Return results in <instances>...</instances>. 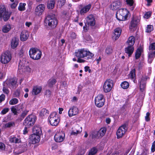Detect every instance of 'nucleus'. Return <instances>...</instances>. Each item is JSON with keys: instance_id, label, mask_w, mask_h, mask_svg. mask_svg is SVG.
Segmentation results:
<instances>
[{"instance_id": "obj_45", "label": "nucleus", "mask_w": 155, "mask_h": 155, "mask_svg": "<svg viewBox=\"0 0 155 155\" xmlns=\"http://www.w3.org/2000/svg\"><path fill=\"white\" fill-rule=\"evenodd\" d=\"M18 102V100L16 98H13L9 102V104L11 105H14L17 104Z\"/></svg>"}, {"instance_id": "obj_62", "label": "nucleus", "mask_w": 155, "mask_h": 155, "mask_svg": "<svg viewBox=\"0 0 155 155\" xmlns=\"http://www.w3.org/2000/svg\"><path fill=\"white\" fill-rule=\"evenodd\" d=\"M5 146L4 144L2 143H0V150H3L5 149Z\"/></svg>"}, {"instance_id": "obj_51", "label": "nucleus", "mask_w": 155, "mask_h": 155, "mask_svg": "<svg viewBox=\"0 0 155 155\" xmlns=\"http://www.w3.org/2000/svg\"><path fill=\"white\" fill-rule=\"evenodd\" d=\"M92 137L93 138H98L101 137L98 131L94 132L93 134Z\"/></svg>"}, {"instance_id": "obj_46", "label": "nucleus", "mask_w": 155, "mask_h": 155, "mask_svg": "<svg viewBox=\"0 0 155 155\" xmlns=\"http://www.w3.org/2000/svg\"><path fill=\"white\" fill-rule=\"evenodd\" d=\"M66 0H58L57 3V5L61 7L63 5L65 2Z\"/></svg>"}, {"instance_id": "obj_35", "label": "nucleus", "mask_w": 155, "mask_h": 155, "mask_svg": "<svg viewBox=\"0 0 155 155\" xmlns=\"http://www.w3.org/2000/svg\"><path fill=\"white\" fill-rule=\"evenodd\" d=\"M11 15V13L6 11L5 14L3 16L4 21H6L8 20L10 17Z\"/></svg>"}, {"instance_id": "obj_27", "label": "nucleus", "mask_w": 155, "mask_h": 155, "mask_svg": "<svg viewBox=\"0 0 155 155\" xmlns=\"http://www.w3.org/2000/svg\"><path fill=\"white\" fill-rule=\"evenodd\" d=\"M55 0H49L47 3V7L49 9H53L55 4Z\"/></svg>"}, {"instance_id": "obj_21", "label": "nucleus", "mask_w": 155, "mask_h": 155, "mask_svg": "<svg viewBox=\"0 0 155 155\" xmlns=\"http://www.w3.org/2000/svg\"><path fill=\"white\" fill-rule=\"evenodd\" d=\"M29 36L28 32L26 30L23 31L20 35V40L22 41H24L27 39Z\"/></svg>"}, {"instance_id": "obj_10", "label": "nucleus", "mask_w": 155, "mask_h": 155, "mask_svg": "<svg viewBox=\"0 0 155 155\" xmlns=\"http://www.w3.org/2000/svg\"><path fill=\"white\" fill-rule=\"evenodd\" d=\"M105 99L104 96L101 94L98 95L95 98V103L96 106L98 107H101L104 104Z\"/></svg>"}, {"instance_id": "obj_34", "label": "nucleus", "mask_w": 155, "mask_h": 155, "mask_svg": "<svg viewBox=\"0 0 155 155\" xmlns=\"http://www.w3.org/2000/svg\"><path fill=\"white\" fill-rule=\"evenodd\" d=\"M106 128L105 127L101 128L99 131V134L101 136V137H103L105 134L106 132Z\"/></svg>"}, {"instance_id": "obj_9", "label": "nucleus", "mask_w": 155, "mask_h": 155, "mask_svg": "<svg viewBox=\"0 0 155 155\" xmlns=\"http://www.w3.org/2000/svg\"><path fill=\"white\" fill-rule=\"evenodd\" d=\"M29 54L31 58H40L42 53L39 49L33 48L30 49Z\"/></svg>"}, {"instance_id": "obj_23", "label": "nucleus", "mask_w": 155, "mask_h": 155, "mask_svg": "<svg viewBox=\"0 0 155 155\" xmlns=\"http://www.w3.org/2000/svg\"><path fill=\"white\" fill-rule=\"evenodd\" d=\"M91 7V5L89 4L84 7L80 10V13L81 15H84L89 11Z\"/></svg>"}, {"instance_id": "obj_42", "label": "nucleus", "mask_w": 155, "mask_h": 155, "mask_svg": "<svg viewBox=\"0 0 155 155\" xmlns=\"http://www.w3.org/2000/svg\"><path fill=\"white\" fill-rule=\"evenodd\" d=\"M26 4L25 3H20L18 7V9L20 11H23L25 10V5Z\"/></svg>"}, {"instance_id": "obj_61", "label": "nucleus", "mask_w": 155, "mask_h": 155, "mask_svg": "<svg viewBox=\"0 0 155 155\" xmlns=\"http://www.w3.org/2000/svg\"><path fill=\"white\" fill-rule=\"evenodd\" d=\"M150 113L149 112H147L146 114V116L145 117V119L146 121H148L150 120Z\"/></svg>"}, {"instance_id": "obj_22", "label": "nucleus", "mask_w": 155, "mask_h": 155, "mask_svg": "<svg viewBox=\"0 0 155 155\" xmlns=\"http://www.w3.org/2000/svg\"><path fill=\"white\" fill-rule=\"evenodd\" d=\"M25 59H21V60H20L19 61V63L18 67H19L20 66H21V69H23V68L25 69V71L28 72H30L31 68L28 66H25V63L24 62H25Z\"/></svg>"}, {"instance_id": "obj_57", "label": "nucleus", "mask_w": 155, "mask_h": 155, "mask_svg": "<svg viewBox=\"0 0 155 155\" xmlns=\"http://www.w3.org/2000/svg\"><path fill=\"white\" fill-rule=\"evenodd\" d=\"M9 110V108H6L4 109L1 112V114H5L8 112Z\"/></svg>"}, {"instance_id": "obj_47", "label": "nucleus", "mask_w": 155, "mask_h": 155, "mask_svg": "<svg viewBox=\"0 0 155 155\" xmlns=\"http://www.w3.org/2000/svg\"><path fill=\"white\" fill-rule=\"evenodd\" d=\"M153 29V26L152 25H148L146 30V32L147 33L150 32Z\"/></svg>"}, {"instance_id": "obj_24", "label": "nucleus", "mask_w": 155, "mask_h": 155, "mask_svg": "<svg viewBox=\"0 0 155 155\" xmlns=\"http://www.w3.org/2000/svg\"><path fill=\"white\" fill-rule=\"evenodd\" d=\"M42 90V88L40 86H38L33 87L32 91V93L33 94L36 95L40 93Z\"/></svg>"}, {"instance_id": "obj_50", "label": "nucleus", "mask_w": 155, "mask_h": 155, "mask_svg": "<svg viewBox=\"0 0 155 155\" xmlns=\"http://www.w3.org/2000/svg\"><path fill=\"white\" fill-rule=\"evenodd\" d=\"M149 51L155 50V43H153L150 44L149 46Z\"/></svg>"}, {"instance_id": "obj_1", "label": "nucleus", "mask_w": 155, "mask_h": 155, "mask_svg": "<svg viewBox=\"0 0 155 155\" xmlns=\"http://www.w3.org/2000/svg\"><path fill=\"white\" fill-rule=\"evenodd\" d=\"M45 23L48 28L54 29L57 26L58 21L54 15H48L45 19Z\"/></svg>"}, {"instance_id": "obj_30", "label": "nucleus", "mask_w": 155, "mask_h": 155, "mask_svg": "<svg viewBox=\"0 0 155 155\" xmlns=\"http://www.w3.org/2000/svg\"><path fill=\"white\" fill-rule=\"evenodd\" d=\"M9 140L11 142L15 143H19L21 141L20 139L17 138L15 137H11L9 138Z\"/></svg>"}, {"instance_id": "obj_59", "label": "nucleus", "mask_w": 155, "mask_h": 155, "mask_svg": "<svg viewBox=\"0 0 155 155\" xmlns=\"http://www.w3.org/2000/svg\"><path fill=\"white\" fill-rule=\"evenodd\" d=\"M20 92L19 90H17L14 93V96L15 97H18L20 95Z\"/></svg>"}, {"instance_id": "obj_53", "label": "nucleus", "mask_w": 155, "mask_h": 155, "mask_svg": "<svg viewBox=\"0 0 155 155\" xmlns=\"http://www.w3.org/2000/svg\"><path fill=\"white\" fill-rule=\"evenodd\" d=\"M14 125V122H10L6 123L5 124V127H10L13 126Z\"/></svg>"}, {"instance_id": "obj_48", "label": "nucleus", "mask_w": 155, "mask_h": 155, "mask_svg": "<svg viewBox=\"0 0 155 155\" xmlns=\"http://www.w3.org/2000/svg\"><path fill=\"white\" fill-rule=\"evenodd\" d=\"M29 111V110L25 109L23 111V112L21 115V117L23 118H24V117L28 114V113Z\"/></svg>"}, {"instance_id": "obj_25", "label": "nucleus", "mask_w": 155, "mask_h": 155, "mask_svg": "<svg viewBox=\"0 0 155 155\" xmlns=\"http://www.w3.org/2000/svg\"><path fill=\"white\" fill-rule=\"evenodd\" d=\"M19 39L15 37H14L12 40L11 46L12 48L14 49L16 48L18 44Z\"/></svg>"}, {"instance_id": "obj_56", "label": "nucleus", "mask_w": 155, "mask_h": 155, "mask_svg": "<svg viewBox=\"0 0 155 155\" xmlns=\"http://www.w3.org/2000/svg\"><path fill=\"white\" fill-rule=\"evenodd\" d=\"M41 114L45 115H46V114H48V111L45 109H43L40 112Z\"/></svg>"}, {"instance_id": "obj_18", "label": "nucleus", "mask_w": 155, "mask_h": 155, "mask_svg": "<svg viewBox=\"0 0 155 155\" xmlns=\"http://www.w3.org/2000/svg\"><path fill=\"white\" fill-rule=\"evenodd\" d=\"M140 21V20L138 17H134L131 21L129 28L130 29H132L135 27L138 24Z\"/></svg>"}, {"instance_id": "obj_28", "label": "nucleus", "mask_w": 155, "mask_h": 155, "mask_svg": "<svg viewBox=\"0 0 155 155\" xmlns=\"http://www.w3.org/2000/svg\"><path fill=\"white\" fill-rule=\"evenodd\" d=\"M11 29V25L9 24L3 26L2 31L4 33H7Z\"/></svg>"}, {"instance_id": "obj_8", "label": "nucleus", "mask_w": 155, "mask_h": 155, "mask_svg": "<svg viewBox=\"0 0 155 155\" xmlns=\"http://www.w3.org/2000/svg\"><path fill=\"white\" fill-rule=\"evenodd\" d=\"M127 130V124L125 123L122 125L118 129L117 132V138L119 139L122 138L125 134Z\"/></svg>"}, {"instance_id": "obj_26", "label": "nucleus", "mask_w": 155, "mask_h": 155, "mask_svg": "<svg viewBox=\"0 0 155 155\" xmlns=\"http://www.w3.org/2000/svg\"><path fill=\"white\" fill-rule=\"evenodd\" d=\"M6 12V9L4 6L0 5V21L3 18V16L5 15Z\"/></svg>"}, {"instance_id": "obj_40", "label": "nucleus", "mask_w": 155, "mask_h": 155, "mask_svg": "<svg viewBox=\"0 0 155 155\" xmlns=\"http://www.w3.org/2000/svg\"><path fill=\"white\" fill-rule=\"evenodd\" d=\"M135 76V69H133L130 72L129 77L132 79H134Z\"/></svg>"}, {"instance_id": "obj_39", "label": "nucleus", "mask_w": 155, "mask_h": 155, "mask_svg": "<svg viewBox=\"0 0 155 155\" xmlns=\"http://www.w3.org/2000/svg\"><path fill=\"white\" fill-rule=\"evenodd\" d=\"M74 131H76L78 133H80L82 131V127L79 125H76L74 128Z\"/></svg>"}, {"instance_id": "obj_36", "label": "nucleus", "mask_w": 155, "mask_h": 155, "mask_svg": "<svg viewBox=\"0 0 155 155\" xmlns=\"http://www.w3.org/2000/svg\"><path fill=\"white\" fill-rule=\"evenodd\" d=\"M142 49L140 48H138L135 53V58H139L141 54Z\"/></svg>"}, {"instance_id": "obj_32", "label": "nucleus", "mask_w": 155, "mask_h": 155, "mask_svg": "<svg viewBox=\"0 0 155 155\" xmlns=\"http://www.w3.org/2000/svg\"><path fill=\"white\" fill-rule=\"evenodd\" d=\"M3 87L2 91L3 92L6 94H8L9 93V91L8 89L9 88L8 85L3 82Z\"/></svg>"}, {"instance_id": "obj_52", "label": "nucleus", "mask_w": 155, "mask_h": 155, "mask_svg": "<svg viewBox=\"0 0 155 155\" xmlns=\"http://www.w3.org/2000/svg\"><path fill=\"white\" fill-rule=\"evenodd\" d=\"M0 59V61L1 62L4 64H5L8 63L9 61L11 59Z\"/></svg>"}, {"instance_id": "obj_12", "label": "nucleus", "mask_w": 155, "mask_h": 155, "mask_svg": "<svg viewBox=\"0 0 155 155\" xmlns=\"http://www.w3.org/2000/svg\"><path fill=\"white\" fill-rule=\"evenodd\" d=\"M45 9V5L43 4L38 5L35 9V14L37 15L40 16L43 13Z\"/></svg>"}, {"instance_id": "obj_7", "label": "nucleus", "mask_w": 155, "mask_h": 155, "mask_svg": "<svg viewBox=\"0 0 155 155\" xmlns=\"http://www.w3.org/2000/svg\"><path fill=\"white\" fill-rule=\"evenodd\" d=\"M50 124L54 126H57L59 122V119L57 113L56 112H52L48 118Z\"/></svg>"}, {"instance_id": "obj_64", "label": "nucleus", "mask_w": 155, "mask_h": 155, "mask_svg": "<svg viewBox=\"0 0 155 155\" xmlns=\"http://www.w3.org/2000/svg\"><path fill=\"white\" fill-rule=\"evenodd\" d=\"M61 86L63 87L64 88L66 89L67 87V82L66 81L63 82L61 85Z\"/></svg>"}, {"instance_id": "obj_44", "label": "nucleus", "mask_w": 155, "mask_h": 155, "mask_svg": "<svg viewBox=\"0 0 155 155\" xmlns=\"http://www.w3.org/2000/svg\"><path fill=\"white\" fill-rule=\"evenodd\" d=\"M51 95V93L49 90L46 91L45 94V97L46 98H49Z\"/></svg>"}, {"instance_id": "obj_2", "label": "nucleus", "mask_w": 155, "mask_h": 155, "mask_svg": "<svg viewBox=\"0 0 155 155\" xmlns=\"http://www.w3.org/2000/svg\"><path fill=\"white\" fill-rule=\"evenodd\" d=\"M129 14V12L127 9H120L116 12V17L119 21H125L127 20Z\"/></svg>"}, {"instance_id": "obj_33", "label": "nucleus", "mask_w": 155, "mask_h": 155, "mask_svg": "<svg viewBox=\"0 0 155 155\" xmlns=\"http://www.w3.org/2000/svg\"><path fill=\"white\" fill-rule=\"evenodd\" d=\"M56 79L54 78H50L48 81V85L50 87H52L56 82Z\"/></svg>"}, {"instance_id": "obj_58", "label": "nucleus", "mask_w": 155, "mask_h": 155, "mask_svg": "<svg viewBox=\"0 0 155 155\" xmlns=\"http://www.w3.org/2000/svg\"><path fill=\"white\" fill-rule=\"evenodd\" d=\"M112 49L111 48L108 47L106 48L105 52L107 54H108L111 53L112 52Z\"/></svg>"}, {"instance_id": "obj_31", "label": "nucleus", "mask_w": 155, "mask_h": 155, "mask_svg": "<svg viewBox=\"0 0 155 155\" xmlns=\"http://www.w3.org/2000/svg\"><path fill=\"white\" fill-rule=\"evenodd\" d=\"M12 56L10 52H5L2 54L1 58H11Z\"/></svg>"}, {"instance_id": "obj_6", "label": "nucleus", "mask_w": 155, "mask_h": 155, "mask_svg": "<svg viewBox=\"0 0 155 155\" xmlns=\"http://www.w3.org/2000/svg\"><path fill=\"white\" fill-rule=\"evenodd\" d=\"M11 89H14L17 87V80L16 78H12L7 79L4 82Z\"/></svg>"}, {"instance_id": "obj_54", "label": "nucleus", "mask_w": 155, "mask_h": 155, "mask_svg": "<svg viewBox=\"0 0 155 155\" xmlns=\"http://www.w3.org/2000/svg\"><path fill=\"white\" fill-rule=\"evenodd\" d=\"M151 13V12H146L144 15V18L147 19L149 18L150 17Z\"/></svg>"}, {"instance_id": "obj_16", "label": "nucleus", "mask_w": 155, "mask_h": 155, "mask_svg": "<svg viewBox=\"0 0 155 155\" xmlns=\"http://www.w3.org/2000/svg\"><path fill=\"white\" fill-rule=\"evenodd\" d=\"M121 2L119 0L113 2L110 5V9L112 10H116L120 7Z\"/></svg>"}, {"instance_id": "obj_20", "label": "nucleus", "mask_w": 155, "mask_h": 155, "mask_svg": "<svg viewBox=\"0 0 155 155\" xmlns=\"http://www.w3.org/2000/svg\"><path fill=\"white\" fill-rule=\"evenodd\" d=\"M121 32V30L120 28H116L114 32L112 34V38L114 40H117L120 36Z\"/></svg>"}, {"instance_id": "obj_4", "label": "nucleus", "mask_w": 155, "mask_h": 155, "mask_svg": "<svg viewBox=\"0 0 155 155\" xmlns=\"http://www.w3.org/2000/svg\"><path fill=\"white\" fill-rule=\"evenodd\" d=\"M135 41V39L134 37L131 36L128 39L127 41L128 46L125 49L126 52L128 54V57H130V55L132 54L134 51V48L133 47Z\"/></svg>"}, {"instance_id": "obj_60", "label": "nucleus", "mask_w": 155, "mask_h": 155, "mask_svg": "<svg viewBox=\"0 0 155 155\" xmlns=\"http://www.w3.org/2000/svg\"><path fill=\"white\" fill-rule=\"evenodd\" d=\"M126 2L127 4L130 6H132L134 3L133 0H126Z\"/></svg>"}, {"instance_id": "obj_49", "label": "nucleus", "mask_w": 155, "mask_h": 155, "mask_svg": "<svg viewBox=\"0 0 155 155\" xmlns=\"http://www.w3.org/2000/svg\"><path fill=\"white\" fill-rule=\"evenodd\" d=\"M11 110L14 115H17V114L18 109L17 107L15 106H13L11 108Z\"/></svg>"}, {"instance_id": "obj_19", "label": "nucleus", "mask_w": 155, "mask_h": 155, "mask_svg": "<svg viewBox=\"0 0 155 155\" xmlns=\"http://www.w3.org/2000/svg\"><path fill=\"white\" fill-rule=\"evenodd\" d=\"M148 78L145 76H143L140 82V89L141 91H143L145 88L146 81Z\"/></svg>"}, {"instance_id": "obj_63", "label": "nucleus", "mask_w": 155, "mask_h": 155, "mask_svg": "<svg viewBox=\"0 0 155 155\" xmlns=\"http://www.w3.org/2000/svg\"><path fill=\"white\" fill-rule=\"evenodd\" d=\"M151 150L152 152H153L155 151V141L152 143Z\"/></svg>"}, {"instance_id": "obj_15", "label": "nucleus", "mask_w": 155, "mask_h": 155, "mask_svg": "<svg viewBox=\"0 0 155 155\" xmlns=\"http://www.w3.org/2000/svg\"><path fill=\"white\" fill-rule=\"evenodd\" d=\"M30 142L32 144H35L38 143L40 140V137L39 135L33 134L31 135L29 137Z\"/></svg>"}, {"instance_id": "obj_37", "label": "nucleus", "mask_w": 155, "mask_h": 155, "mask_svg": "<svg viewBox=\"0 0 155 155\" xmlns=\"http://www.w3.org/2000/svg\"><path fill=\"white\" fill-rule=\"evenodd\" d=\"M18 109V111L21 110L23 111L25 108V105L23 104H20L15 106Z\"/></svg>"}, {"instance_id": "obj_13", "label": "nucleus", "mask_w": 155, "mask_h": 155, "mask_svg": "<svg viewBox=\"0 0 155 155\" xmlns=\"http://www.w3.org/2000/svg\"><path fill=\"white\" fill-rule=\"evenodd\" d=\"M65 138V134L63 132L61 131L57 133L54 136V139L57 142H62Z\"/></svg>"}, {"instance_id": "obj_41", "label": "nucleus", "mask_w": 155, "mask_h": 155, "mask_svg": "<svg viewBox=\"0 0 155 155\" xmlns=\"http://www.w3.org/2000/svg\"><path fill=\"white\" fill-rule=\"evenodd\" d=\"M97 151L96 148L93 147L90 151L88 155H94L97 153Z\"/></svg>"}, {"instance_id": "obj_29", "label": "nucleus", "mask_w": 155, "mask_h": 155, "mask_svg": "<svg viewBox=\"0 0 155 155\" xmlns=\"http://www.w3.org/2000/svg\"><path fill=\"white\" fill-rule=\"evenodd\" d=\"M33 134H40L41 132V129L40 127H35L33 129Z\"/></svg>"}, {"instance_id": "obj_43", "label": "nucleus", "mask_w": 155, "mask_h": 155, "mask_svg": "<svg viewBox=\"0 0 155 155\" xmlns=\"http://www.w3.org/2000/svg\"><path fill=\"white\" fill-rule=\"evenodd\" d=\"M148 56L149 58H154L155 57V50L154 51H149Z\"/></svg>"}, {"instance_id": "obj_14", "label": "nucleus", "mask_w": 155, "mask_h": 155, "mask_svg": "<svg viewBox=\"0 0 155 155\" xmlns=\"http://www.w3.org/2000/svg\"><path fill=\"white\" fill-rule=\"evenodd\" d=\"M87 24L91 26H94L95 24V18L93 15H90L85 18Z\"/></svg>"}, {"instance_id": "obj_5", "label": "nucleus", "mask_w": 155, "mask_h": 155, "mask_svg": "<svg viewBox=\"0 0 155 155\" xmlns=\"http://www.w3.org/2000/svg\"><path fill=\"white\" fill-rule=\"evenodd\" d=\"M36 120V117L33 114L28 115L25 120L23 124L28 128L32 126L35 124Z\"/></svg>"}, {"instance_id": "obj_38", "label": "nucleus", "mask_w": 155, "mask_h": 155, "mask_svg": "<svg viewBox=\"0 0 155 155\" xmlns=\"http://www.w3.org/2000/svg\"><path fill=\"white\" fill-rule=\"evenodd\" d=\"M121 86L124 89L127 88L129 87V83L126 81H124L121 84Z\"/></svg>"}, {"instance_id": "obj_11", "label": "nucleus", "mask_w": 155, "mask_h": 155, "mask_svg": "<svg viewBox=\"0 0 155 155\" xmlns=\"http://www.w3.org/2000/svg\"><path fill=\"white\" fill-rule=\"evenodd\" d=\"M112 81L110 79L107 80L104 82L103 86L104 91L105 93L110 92L112 88Z\"/></svg>"}, {"instance_id": "obj_3", "label": "nucleus", "mask_w": 155, "mask_h": 155, "mask_svg": "<svg viewBox=\"0 0 155 155\" xmlns=\"http://www.w3.org/2000/svg\"><path fill=\"white\" fill-rule=\"evenodd\" d=\"M75 55L78 58H82L87 57L88 58H92L94 54L89 51H87L84 49H79L75 52Z\"/></svg>"}, {"instance_id": "obj_17", "label": "nucleus", "mask_w": 155, "mask_h": 155, "mask_svg": "<svg viewBox=\"0 0 155 155\" xmlns=\"http://www.w3.org/2000/svg\"><path fill=\"white\" fill-rule=\"evenodd\" d=\"M79 110L76 107L73 106L71 107L68 111V114L69 117L76 115L79 113Z\"/></svg>"}, {"instance_id": "obj_55", "label": "nucleus", "mask_w": 155, "mask_h": 155, "mask_svg": "<svg viewBox=\"0 0 155 155\" xmlns=\"http://www.w3.org/2000/svg\"><path fill=\"white\" fill-rule=\"evenodd\" d=\"M22 148H23V150H22V151H20L18 152V153H17V154H20L23 152H24L25 151H26L27 150V144H24L23 147Z\"/></svg>"}]
</instances>
